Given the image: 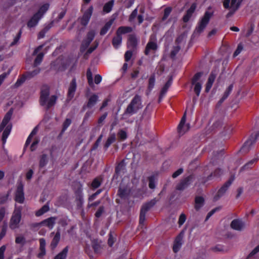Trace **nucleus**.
<instances>
[{
  "label": "nucleus",
  "instance_id": "nucleus-12",
  "mask_svg": "<svg viewBox=\"0 0 259 259\" xmlns=\"http://www.w3.org/2000/svg\"><path fill=\"white\" fill-rule=\"evenodd\" d=\"M186 120V113L185 112L178 126V131L179 135H183L190 128L189 124H185Z\"/></svg>",
  "mask_w": 259,
  "mask_h": 259
},
{
  "label": "nucleus",
  "instance_id": "nucleus-20",
  "mask_svg": "<svg viewBox=\"0 0 259 259\" xmlns=\"http://www.w3.org/2000/svg\"><path fill=\"white\" fill-rule=\"evenodd\" d=\"M130 194V190L126 187H120L119 188L118 191V195L121 199H127L128 198Z\"/></svg>",
  "mask_w": 259,
  "mask_h": 259
},
{
  "label": "nucleus",
  "instance_id": "nucleus-42",
  "mask_svg": "<svg viewBox=\"0 0 259 259\" xmlns=\"http://www.w3.org/2000/svg\"><path fill=\"white\" fill-rule=\"evenodd\" d=\"M28 79L27 77L26 76L25 73L23 74L20 77L18 78L16 82L15 83V86L18 87L21 85L24 81Z\"/></svg>",
  "mask_w": 259,
  "mask_h": 259
},
{
  "label": "nucleus",
  "instance_id": "nucleus-33",
  "mask_svg": "<svg viewBox=\"0 0 259 259\" xmlns=\"http://www.w3.org/2000/svg\"><path fill=\"white\" fill-rule=\"evenodd\" d=\"M40 71V68H36L34 70H33L32 71H27L25 72V74L26 76L27 77L28 79H29L37 75L39 73Z\"/></svg>",
  "mask_w": 259,
  "mask_h": 259
},
{
  "label": "nucleus",
  "instance_id": "nucleus-13",
  "mask_svg": "<svg viewBox=\"0 0 259 259\" xmlns=\"http://www.w3.org/2000/svg\"><path fill=\"white\" fill-rule=\"evenodd\" d=\"M194 176L192 175L184 178L177 186L176 189L178 190H183L188 187L192 182Z\"/></svg>",
  "mask_w": 259,
  "mask_h": 259
},
{
  "label": "nucleus",
  "instance_id": "nucleus-17",
  "mask_svg": "<svg viewBox=\"0 0 259 259\" xmlns=\"http://www.w3.org/2000/svg\"><path fill=\"white\" fill-rule=\"evenodd\" d=\"M99 100V97L97 95L94 94L90 96L86 105L83 106V109L85 110L86 108H91L94 106Z\"/></svg>",
  "mask_w": 259,
  "mask_h": 259
},
{
  "label": "nucleus",
  "instance_id": "nucleus-10",
  "mask_svg": "<svg viewBox=\"0 0 259 259\" xmlns=\"http://www.w3.org/2000/svg\"><path fill=\"white\" fill-rule=\"evenodd\" d=\"M24 193L23 190V185L22 183H20L17 187L15 194L14 200L18 203H23L24 201Z\"/></svg>",
  "mask_w": 259,
  "mask_h": 259
},
{
  "label": "nucleus",
  "instance_id": "nucleus-41",
  "mask_svg": "<svg viewBox=\"0 0 259 259\" xmlns=\"http://www.w3.org/2000/svg\"><path fill=\"white\" fill-rule=\"evenodd\" d=\"M92 248L94 250L95 252L99 253L101 250V246L97 240H94L92 241Z\"/></svg>",
  "mask_w": 259,
  "mask_h": 259
},
{
  "label": "nucleus",
  "instance_id": "nucleus-22",
  "mask_svg": "<svg viewBox=\"0 0 259 259\" xmlns=\"http://www.w3.org/2000/svg\"><path fill=\"white\" fill-rule=\"evenodd\" d=\"M138 44V40L135 34H130L128 36L127 47L132 49H135Z\"/></svg>",
  "mask_w": 259,
  "mask_h": 259
},
{
  "label": "nucleus",
  "instance_id": "nucleus-30",
  "mask_svg": "<svg viewBox=\"0 0 259 259\" xmlns=\"http://www.w3.org/2000/svg\"><path fill=\"white\" fill-rule=\"evenodd\" d=\"M121 41L122 36L119 34H116V36L113 38L112 45L115 48L117 49L121 45Z\"/></svg>",
  "mask_w": 259,
  "mask_h": 259
},
{
  "label": "nucleus",
  "instance_id": "nucleus-29",
  "mask_svg": "<svg viewBox=\"0 0 259 259\" xmlns=\"http://www.w3.org/2000/svg\"><path fill=\"white\" fill-rule=\"evenodd\" d=\"M113 20L111 19L105 24V25L103 26V27L101 29L100 31V33L101 35H104L107 32V31L111 27L112 24H113Z\"/></svg>",
  "mask_w": 259,
  "mask_h": 259
},
{
  "label": "nucleus",
  "instance_id": "nucleus-11",
  "mask_svg": "<svg viewBox=\"0 0 259 259\" xmlns=\"http://www.w3.org/2000/svg\"><path fill=\"white\" fill-rule=\"evenodd\" d=\"M230 227L237 231H242L245 228V223L240 219L233 220L231 224Z\"/></svg>",
  "mask_w": 259,
  "mask_h": 259
},
{
  "label": "nucleus",
  "instance_id": "nucleus-26",
  "mask_svg": "<svg viewBox=\"0 0 259 259\" xmlns=\"http://www.w3.org/2000/svg\"><path fill=\"white\" fill-rule=\"evenodd\" d=\"M204 199L201 196H196L195 199V209L196 210H199L204 205Z\"/></svg>",
  "mask_w": 259,
  "mask_h": 259
},
{
  "label": "nucleus",
  "instance_id": "nucleus-45",
  "mask_svg": "<svg viewBox=\"0 0 259 259\" xmlns=\"http://www.w3.org/2000/svg\"><path fill=\"white\" fill-rule=\"evenodd\" d=\"M149 180V187L153 189L155 188V177L153 176L149 177L148 178Z\"/></svg>",
  "mask_w": 259,
  "mask_h": 259
},
{
  "label": "nucleus",
  "instance_id": "nucleus-9",
  "mask_svg": "<svg viewBox=\"0 0 259 259\" xmlns=\"http://www.w3.org/2000/svg\"><path fill=\"white\" fill-rule=\"evenodd\" d=\"M77 89V83L75 78H73L70 82L67 94V101L69 102L74 97Z\"/></svg>",
  "mask_w": 259,
  "mask_h": 259
},
{
  "label": "nucleus",
  "instance_id": "nucleus-8",
  "mask_svg": "<svg viewBox=\"0 0 259 259\" xmlns=\"http://www.w3.org/2000/svg\"><path fill=\"white\" fill-rule=\"evenodd\" d=\"M242 0H224L223 7L226 9H232L236 12L239 8Z\"/></svg>",
  "mask_w": 259,
  "mask_h": 259
},
{
  "label": "nucleus",
  "instance_id": "nucleus-36",
  "mask_svg": "<svg viewBox=\"0 0 259 259\" xmlns=\"http://www.w3.org/2000/svg\"><path fill=\"white\" fill-rule=\"evenodd\" d=\"M155 74H153L150 76L148 80V89L149 91H151L153 89L155 85Z\"/></svg>",
  "mask_w": 259,
  "mask_h": 259
},
{
  "label": "nucleus",
  "instance_id": "nucleus-14",
  "mask_svg": "<svg viewBox=\"0 0 259 259\" xmlns=\"http://www.w3.org/2000/svg\"><path fill=\"white\" fill-rule=\"evenodd\" d=\"M234 178H232L229 180L219 190L217 194L214 197V200L215 201L218 200L220 197H221L226 192L228 188L231 185L232 182L234 181Z\"/></svg>",
  "mask_w": 259,
  "mask_h": 259
},
{
  "label": "nucleus",
  "instance_id": "nucleus-53",
  "mask_svg": "<svg viewBox=\"0 0 259 259\" xmlns=\"http://www.w3.org/2000/svg\"><path fill=\"white\" fill-rule=\"evenodd\" d=\"M171 8L168 7V8H165V10H164V15H163V17L162 18V20L163 21L165 20L168 18V17L169 16V15L170 13H171Z\"/></svg>",
  "mask_w": 259,
  "mask_h": 259
},
{
  "label": "nucleus",
  "instance_id": "nucleus-6",
  "mask_svg": "<svg viewBox=\"0 0 259 259\" xmlns=\"http://www.w3.org/2000/svg\"><path fill=\"white\" fill-rule=\"evenodd\" d=\"M259 136V132L256 131L251 134L249 139L245 142L241 148V151L243 152L249 151L251 146L256 142L257 138Z\"/></svg>",
  "mask_w": 259,
  "mask_h": 259
},
{
  "label": "nucleus",
  "instance_id": "nucleus-25",
  "mask_svg": "<svg viewBox=\"0 0 259 259\" xmlns=\"http://www.w3.org/2000/svg\"><path fill=\"white\" fill-rule=\"evenodd\" d=\"M49 162V157L47 154H42L39 157V167L42 168L46 166Z\"/></svg>",
  "mask_w": 259,
  "mask_h": 259
},
{
  "label": "nucleus",
  "instance_id": "nucleus-49",
  "mask_svg": "<svg viewBox=\"0 0 259 259\" xmlns=\"http://www.w3.org/2000/svg\"><path fill=\"white\" fill-rule=\"evenodd\" d=\"M95 36V31L94 30H91L90 31L87 35L86 40H88L90 42H92V41L93 40Z\"/></svg>",
  "mask_w": 259,
  "mask_h": 259
},
{
  "label": "nucleus",
  "instance_id": "nucleus-55",
  "mask_svg": "<svg viewBox=\"0 0 259 259\" xmlns=\"http://www.w3.org/2000/svg\"><path fill=\"white\" fill-rule=\"evenodd\" d=\"M202 72H198L196 73L193 76L192 80V83L194 84L196 82H198L197 81L200 79V78L202 76Z\"/></svg>",
  "mask_w": 259,
  "mask_h": 259
},
{
  "label": "nucleus",
  "instance_id": "nucleus-5",
  "mask_svg": "<svg viewBox=\"0 0 259 259\" xmlns=\"http://www.w3.org/2000/svg\"><path fill=\"white\" fill-rule=\"evenodd\" d=\"M21 219V207H17L15 205V210L10 220L9 227L14 230L19 227V224Z\"/></svg>",
  "mask_w": 259,
  "mask_h": 259
},
{
  "label": "nucleus",
  "instance_id": "nucleus-21",
  "mask_svg": "<svg viewBox=\"0 0 259 259\" xmlns=\"http://www.w3.org/2000/svg\"><path fill=\"white\" fill-rule=\"evenodd\" d=\"M196 8V5L195 4H193L191 6L190 8L187 10L186 14L184 16L183 18V20L184 22L186 23L188 22L193 13H194Z\"/></svg>",
  "mask_w": 259,
  "mask_h": 259
},
{
  "label": "nucleus",
  "instance_id": "nucleus-28",
  "mask_svg": "<svg viewBox=\"0 0 259 259\" xmlns=\"http://www.w3.org/2000/svg\"><path fill=\"white\" fill-rule=\"evenodd\" d=\"M133 28L130 26H120L117 29L116 34H119L121 36L123 34L131 32Z\"/></svg>",
  "mask_w": 259,
  "mask_h": 259
},
{
  "label": "nucleus",
  "instance_id": "nucleus-52",
  "mask_svg": "<svg viewBox=\"0 0 259 259\" xmlns=\"http://www.w3.org/2000/svg\"><path fill=\"white\" fill-rule=\"evenodd\" d=\"M186 220V215L184 213H181L179 217L178 220V224L179 226H181L184 224Z\"/></svg>",
  "mask_w": 259,
  "mask_h": 259
},
{
  "label": "nucleus",
  "instance_id": "nucleus-40",
  "mask_svg": "<svg viewBox=\"0 0 259 259\" xmlns=\"http://www.w3.org/2000/svg\"><path fill=\"white\" fill-rule=\"evenodd\" d=\"M114 1L113 0L106 3L103 7V11L106 13L110 12L113 6Z\"/></svg>",
  "mask_w": 259,
  "mask_h": 259
},
{
  "label": "nucleus",
  "instance_id": "nucleus-37",
  "mask_svg": "<svg viewBox=\"0 0 259 259\" xmlns=\"http://www.w3.org/2000/svg\"><path fill=\"white\" fill-rule=\"evenodd\" d=\"M125 168L124 160H122L120 161L115 167V173L118 175L120 172L123 171Z\"/></svg>",
  "mask_w": 259,
  "mask_h": 259
},
{
  "label": "nucleus",
  "instance_id": "nucleus-16",
  "mask_svg": "<svg viewBox=\"0 0 259 259\" xmlns=\"http://www.w3.org/2000/svg\"><path fill=\"white\" fill-rule=\"evenodd\" d=\"M184 231H182L176 237L173 246V251L177 252L183 244V238L184 237Z\"/></svg>",
  "mask_w": 259,
  "mask_h": 259
},
{
  "label": "nucleus",
  "instance_id": "nucleus-48",
  "mask_svg": "<svg viewBox=\"0 0 259 259\" xmlns=\"http://www.w3.org/2000/svg\"><path fill=\"white\" fill-rule=\"evenodd\" d=\"M15 242L17 244L24 245L25 244V238L23 236H18L16 237Z\"/></svg>",
  "mask_w": 259,
  "mask_h": 259
},
{
  "label": "nucleus",
  "instance_id": "nucleus-61",
  "mask_svg": "<svg viewBox=\"0 0 259 259\" xmlns=\"http://www.w3.org/2000/svg\"><path fill=\"white\" fill-rule=\"evenodd\" d=\"M102 191V189H99L95 193L93 194L90 197H89V200L92 201L94 200L96 197L101 193Z\"/></svg>",
  "mask_w": 259,
  "mask_h": 259
},
{
  "label": "nucleus",
  "instance_id": "nucleus-24",
  "mask_svg": "<svg viewBox=\"0 0 259 259\" xmlns=\"http://www.w3.org/2000/svg\"><path fill=\"white\" fill-rule=\"evenodd\" d=\"M171 84V80L169 79L166 82L164 87L162 88L159 97V102H160L161 100L163 99V97L165 96V94L166 93L168 88L170 87Z\"/></svg>",
  "mask_w": 259,
  "mask_h": 259
},
{
  "label": "nucleus",
  "instance_id": "nucleus-7",
  "mask_svg": "<svg viewBox=\"0 0 259 259\" xmlns=\"http://www.w3.org/2000/svg\"><path fill=\"white\" fill-rule=\"evenodd\" d=\"M212 14L209 12H206L204 15L199 22L198 26L195 29V32L198 33H201L208 23Z\"/></svg>",
  "mask_w": 259,
  "mask_h": 259
},
{
  "label": "nucleus",
  "instance_id": "nucleus-19",
  "mask_svg": "<svg viewBox=\"0 0 259 259\" xmlns=\"http://www.w3.org/2000/svg\"><path fill=\"white\" fill-rule=\"evenodd\" d=\"M56 220V217H52L43 220L41 222V224H42V226H45L51 230L53 228Z\"/></svg>",
  "mask_w": 259,
  "mask_h": 259
},
{
  "label": "nucleus",
  "instance_id": "nucleus-63",
  "mask_svg": "<svg viewBox=\"0 0 259 259\" xmlns=\"http://www.w3.org/2000/svg\"><path fill=\"white\" fill-rule=\"evenodd\" d=\"M7 225H4L2 227V231L0 233V239H2L6 235L7 232Z\"/></svg>",
  "mask_w": 259,
  "mask_h": 259
},
{
  "label": "nucleus",
  "instance_id": "nucleus-35",
  "mask_svg": "<svg viewBox=\"0 0 259 259\" xmlns=\"http://www.w3.org/2000/svg\"><path fill=\"white\" fill-rule=\"evenodd\" d=\"M116 138L114 134L110 135L107 139L104 148L106 150L115 141Z\"/></svg>",
  "mask_w": 259,
  "mask_h": 259
},
{
  "label": "nucleus",
  "instance_id": "nucleus-50",
  "mask_svg": "<svg viewBox=\"0 0 259 259\" xmlns=\"http://www.w3.org/2000/svg\"><path fill=\"white\" fill-rule=\"evenodd\" d=\"M71 123V120L69 118H66L63 124L62 132H64L67 130L68 126Z\"/></svg>",
  "mask_w": 259,
  "mask_h": 259
},
{
  "label": "nucleus",
  "instance_id": "nucleus-1",
  "mask_svg": "<svg viewBox=\"0 0 259 259\" xmlns=\"http://www.w3.org/2000/svg\"><path fill=\"white\" fill-rule=\"evenodd\" d=\"M49 87L44 85L41 89L39 103L41 106H46L47 110L55 105L58 98L56 95H52L49 98Z\"/></svg>",
  "mask_w": 259,
  "mask_h": 259
},
{
  "label": "nucleus",
  "instance_id": "nucleus-60",
  "mask_svg": "<svg viewBox=\"0 0 259 259\" xmlns=\"http://www.w3.org/2000/svg\"><path fill=\"white\" fill-rule=\"evenodd\" d=\"M104 211V207L103 206H100L95 213L97 218H100Z\"/></svg>",
  "mask_w": 259,
  "mask_h": 259
},
{
  "label": "nucleus",
  "instance_id": "nucleus-59",
  "mask_svg": "<svg viewBox=\"0 0 259 259\" xmlns=\"http://www.w3.org/2000/svg\"><path fill=\"white\" fill-rule=\"evenodd\" d=\"M133 51L131 50L127 51L124 54V59L126 62H128L132 58Z\"/></svg>",
  "mask_w": 259,
  "mask_h": 259
},
{
  "label": "nucleus",
  "instance_id": "nucleus-46",
  "mask_svg": "<svg viewBox=\"0 0 259 259\" xmlns=\"http://www.w3.org/2000/svg\"><path fill=\"white\" fill-rule=\"evenodd\" d=\"M91 42L84 39L81 45L80 51L83 52L89 46Z\"/></svg>",
  "mask_w": 259,
  "mask_h": 259
},
{
  "label": "nucleus",
  "instance_id": "nucleus-32",
  "mask_svg": "<svg viewBox=\"0 0 259 259\" xmlns=\"http://www.w3.org/2000/svg\"><path fill=\"white\" fill-rule=\"evenodd\" d=\"M49 6L50 5L49 4H45L43 5L40 7L39 10L37 13H36V14H38V16L41 18L44 14L48 10Z\"/></svg>",
  "mask_w": 259,
  "mask_h": 259
},
{
  "label": "nucleus",
  "instance_id": "nucleus-18",
  "mask_svg": "<svg viewBox=\"0 0 259 259\" xmlns=\"http://www.w3.org/2000/svg\"><path fill=\"white\" fill-rule=\"evenodd\" d=\"M152 36L150 37V40L147 43L144 53L146 55H148L151 51H155L157 49V45L155 40H152Z\"/></svg>",
  "mask_w": 259,
  "mask_h": 259
},
{
  "label": "nucleus",
  "instance_id": "nucleus-2",
  "mask_svg": "<svg viewBox=\"0 0 259 259\" xmlns=\"http://www.w3.org/2000/svg\"><path fill=\"white\" fill-rule=\"evenodd\" d=\"M142 107L141 97L139 95H136L132 99L126 109L122 114L123 119L127 118L132 115L136 113Z\"/></svg>",
  "mask_w": 259,
  "mask_h": 259
},
{
  "label": "nucleus",
  "instance_id": "nucleus-43",
  "mask_svg": "<svg viewBox=\"0 0 259 259\" xmlns=\"http://www.w3.org/2000/svg\"><path fill=\"white\" fill-rule=\"evenodd\" d=\"M87 77L89 84L90 85V86L93 87L94 85V83L93 80L92 73L90 69H88L87 70Z\"/></svg>",
  "mask_w": 259,
  "mask_h": 259
},
{
  "label": "nucleus",
  "instance_id": "nucleus-15",
  "mask_svg": "<svg viewBox=\"0 0 259 259\" xmlns=\"http://www.w3.org/2000/svg\"><path fill=\"white\" fill-rule=\"evenodd\" d=\"M93 12V6L90 7L89 8L85 11L82 17L80 19V23L81 25L83 26H86L88 24L90 20V18L92 15Z\"/></svg>",
  "mask_w": 259,
  "mask_h": 259
},
{
  "label": "nucleus",
  "instance_id": "nucleus-64",
  "mask_svg": "<svg viewBox=\"0 0 259 259\" xmlns=\"http://www.w3.org/2000/svg\"><path fill=\"white\" fill-rule=\"evenodd\" d=\"M107 115H108L107 112H105L101 116H100L99 117V118L98 119V123L99 124H103L104 121L107 117Z\"/></svg>",
  "mask_w": 259,
  "mask_h": 259
},
{
  "label": "nucleus",
  "instance_id": "nucleus-56",
  "mask_svg": "<svg viewBox=\"0 0 259 259\" xmlns=\"http://www.w3.org/2000/svg\"><path fill=\"white\" fill-rule=\"evenodd\" d=\"M118 136L121 140H124L127 138L126 133L123 130H120L118 133Z\"/></svg>",
  "mask_w": 259,
  "mask_h": 259
},
{
  "label": "nucleus",
  "instance_id": "nucleus-57",
  "mask_svg": "<svg viewBox=\"0 0 259 259\" xmlns=\"http://www.w3.org/2000/svg\"><path fill=\"white\" fill-rule=\"evenodd\" d=\"M138 14V9H135L131 13L129 17V21L132 22L135 19V18L137 17Z\"/></svg>",
  "mask_w": 259,
  "mask_h": 259
},
{
  "label": "nucleus",
  "instance_id": "nucleus-58",
  "mask_svg": "<svg viewBox=\"0 0 259 259\" xmlns=\"http://www.w3.org/2000/svg\"><path fill=\"white\" fill-rule=\"evenodd\" d=\"M243 45L241 44H239L238 45L236 50L235 51V52L233 54V56L234 57H235L237 56H238L241 53V52L243 50Z\"/></svg>",
  "mask_w": 259,
  "mask_h": 259
},
{
  "label": "nucleus",
  "instance_id": "nucleus-3",
  "mask_svg": "<svg viewBox=\"0 0 259 259\" xmlns=\"http://www.w3.org/2000/svg\"><path fill=\"white\" fill-rule=\"evenodd\" d=\"M13 112V109H10L5 115L0 125V132H2L5 127L2 135V141L4 144L6 143L7 139L10 135L12 130V125L8 123L11 118Z\"/></svg>",
  "mask_w": 259,
  "mask_h": 259
},
{
  "label": "nucleus",
  "instance_id": "nucleus-44",
  "mask_svg": "<svg viewBox=\"0 0 259 259\" xmlns=\"http://www.w3.org/2000/svg\"><path fill=\"white\" fill-rule=\"evenodd\" d=\"M223 174V171L220 168L215 169L213 173H211L208 177V179L209 180L212 177H218Z\"/></svg>",
  "mask_w": 259,
  "mask_h": 259
},
{
  "label": "nucleus",
  "instance_id": "nucleus-47",
  "mask_svg": "<svg viewBox=\"0 0 259 259\" xmlns=\"http://www.w3.org/2000/svg\"><path fill=\"white\" fill-rule=\"evenodd\" d=\"M194 84L195 85L194 89V92H195V94H196V95L197 96H199L200 91L201 90V88H202L201 84L200 82H196V83H194Z\"/></svg>",
  "mask_w": 259,
  "mask_h": 259
},
{
  "label": "nucleus",
  "instance_id": "nucleus-27",
  "mask_svg": "<svg viewBox=\"0 0 259 259\" xmlns=\"http://www.w3.org/2000/svg\"><path fill=\"white\" fill-rule=\"evenodd\" d=\"M60 240V232L59 230H58L57 232L56 233L51 243V247L52 249H55L57 247Z\"/></svg>",
  "mask_w": 259,
  "mask_h": 259
},
{
  "label": "nucleus",
  "instance_id": "nucleus-39",
  "mask_svg": "<svg viewBox=\"0 0 259 259\" xmlns=\"http://www.w3.org/2000/svg\"><path fill=\"white\" fill-rule=\"evenodd\" d=\"M44 56V53L41 52L37 55L34 61V66L36 67L37 65H39L42 61L43 58Z\"/></svg>",
  "mask_w": 259,
  "mask_h": 259
},
{
  "label": "nucleus",
  "instance_id": "nucleus-34",
  "mask_svg": "<svg viewBox=\"0 0 259 259\" xmlns=\"http://www.w3.org/2000/svg\"><path fill=\"white\" fill-rule=\"evenodd\" d=\"M49 206L48 205H44L41 208L36 211L35 215L37 217H39L47 212L49 210Z\"/></svg>",
  "mask_w": 259,
  "mask_h": 259
},
{
  "label": "nucleus",
  "instance_id": "nucleus-62",
  "mask_svg": "<svg viewBox=\"0 0 259 259\" xmlns=\"http://www.w3.org/2000/svg\"><path fill=\"white\" fill-rule=\"evenodd\" d=\"M39 241V249H46V240L44 238H40Z\"/></svg>",
  "mask_w": 259,
  "mask_h": 259
},
{
  "label": "nucleus",
  "instance_id": "nucleus-4",
  "mask_svg": "<svg viewBox=\"0 0 259 259\" xmlns=\"http://www.w3.org/2000/svg\"><path fill=\"white\" fill-rule=\"evenodd\" d=\"M157 202L155 198L151 200L144 204L141 207L139 218L140 226H143L146 219V214Z\"/></svg>",
  "mask_w": 259,
  "mask_h": 259
},
{
  "label": "nucleus",
  "instance_id": "nucleus-54",
  "mask_svg": "<svg viewBox=\"0 0 259 259\" xmlns=\"http://www.w3.org/2000/svg\"><path fill=\"white\" fill-rule=\"evenodd\" d=\"M21 33H22V32H21V30H19V32L17 33V35L15 37L13 41L11 43L10 46H13L16 45L18 42V41L20 39V38L21 37Z\"/></svg>",
  "mask_w": 259,
  "mask_h": 259
},
{
  "label": "nucleus",
  "instance_id": "nucleus-23",
  "mask_svg": "<svg viewBox=\"0 0 259 259\" xmlns=\"http://www.w3.org/2000/svg\"><path fill=\"white\" fill-rule=\"evenodd\" d=\"M41 18L38 16V14L35 13L27 22V26L29 28L35 26Z\"/></svg>",
  "mask_w": 259,
  "mask_h": 259
},
{
  "label": "nucleus",
  "instance_id": "nucleus-38",
  "mask_svg": "<svg viewBox=\"0 0 259 259\" xmlns=\"http://www.w3.org/2000/svg\"><path fill=\"white\" fill-rule=\"evenodd\" d=\"M257 158H254L247 163H246L243 167H242L240 169V171H243L245 169H247L248 168H251L253 166V164L257 161Z\"/></svg>",
  "mask_w": 259,
  "mask_h": 259
},
{
  "label": "nucleus",
  "instance_id": "nucleus-51",
  "mask_svg": "<svg viewBox=\"0 0 259 259\" xmlns=\"http://www.w3.org/2000/svg\"><path fill=\"white\" fill-rule=\"evenodd\" d=\"M101 184V182L98 178L95 179L91 184V186L94 189H96L100 186Z\"/></svg>",
  "mask_w": 259,
  "mask_h": 259
},
{
  "label": "nucleus",
  "instance_id": "nucleus-31",
  "mask_svg": "<svg viewBox=\"0 0 259 259\" xmlns=\"http://www.w3.org/2000/svg\"><path fill=\"white\" fill-rule=\"evenodd\" d=\"M68 251V247L66 246L55 257L54 259H66Z\"/></svg>",
  "mask_w": 259,
  "mask_h": 259
}]
</instances>
